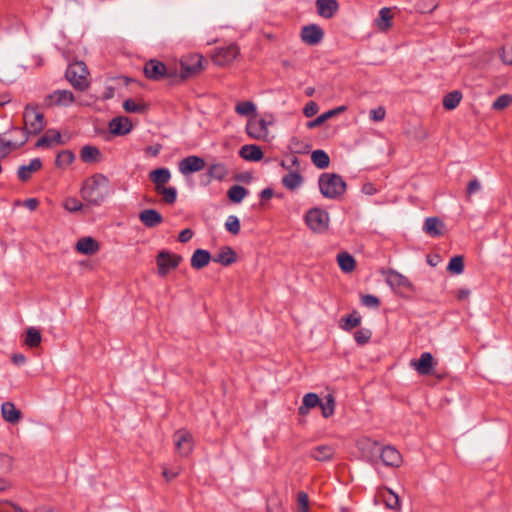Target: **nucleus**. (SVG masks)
Returning a JSON list of instances; mask_svg holds the SVG:
<instances>
[{"mask_svg": "<svg viewBox=\"0 0 512 512\" xmlns=\"http://www.w3.org/2000/svg\"><path fill=\"white\" fill-rule=\"evenodd\" d=\"M109 194V180L103 174L86 179L81 188L82 198L91 205L99 206Z\"/></svg>", "mask_w": 512, "mask_h": 512, "instance_id": "f257e3e1", "label": "nucleus"}, {"mask_svg": "<svg viewBox=\"0 0 512 512\" xmlns=\"http://www.w3.org/2000/svg\"><path fill=\"white\" fill-rule=\"evenodd\" d=\"M321 194L328 199H338L346 191L347 185L336 173H323L318 179Z\"/></svg>", "mask_w": 512, "mask_h": 512, "instance_id": "f03ea898", "label": "nucleus"}, {"mask_svg": "<svg viewBox=\"0 0 512 512\" xmlns=\"http://www.w3.org/2000/svg\"><path fill=\"white\" fill-rule=\"evenodd\" d=\"M24 120V132L26 133L24 140L20 143V145L24 144L28 135H37L43 131L45 128V120L44 115L39 109L31 104H28L23 113Z\"/></svg>", "mask_w": 512, "mask_h": 512, "instance_id": "7ed1b4c3", "label": "nucleus"}, {"mask_svg": "<svg viewBox=\"0 0 512 512\" xmlns=\"http://www.w3.org/2000/svg\"><path fill=\"white\" fill-rule=\"evenodd\" d=\"M88 74L86 64L83 61H75L69 64L65 77L76 90L84 91L89 86Z\"/></svg>", "mask_w": 512, "mask_h": 512, "instance_id": "20e7f679", "label": "nucleus"}, {"mask_svg": "<svg viewBox=\"0 0 512 512\" xmlns=\"http://www.w3.org/2000/svg\"><path fill=\"white\" fill-rule=\"evenodd\" d=\"M202 61L203 57L199 54H193L183 58L180 62V80L185 81L200 73L203 69Z\"/></svg>", "mask_w": 512, "mask_h": 512, "instance_id": "39448f33", "label": "nucleus"}, {"mask_svg": "<svg viewBox=\"0 0 512 512\" xmlns=\"http://www.w3.org/2000/svg\"><path fill=\"white\" fill-rule=\"evenodd\" d=\"M305 222L311 230L321 233L328 229L329 215L320 208H312L306 213Z\"/></svg>", "mask_w": 512, "mask_h": 512, "instance_id": "423d86ee", "label": "nucleus"}, {"mask_svg": "<svg viewBox=\"0 0 512 512\" xmlns=\"http://www.w3.org/2000/svg\"><path fill=\"white\" fill-rule=\"evenodd\" d=\"M357 448L367 462L374 464L378 461L381 446L377 441L362 437L357 441Z\"/></svg>", "mask_w": 512, "mask_h": 512, "instance_id": "0eeeda50", "label": "nucleus"}, {"mask_svg": "<svg viewBox=\"0 0 512 512\" xmlns=\"http://www.w3.org/2000/svg\"><path fill=\"white\" fill-rule=\"evenodd\" d=\"M182 257L168 251H160L156 257L158 274L162 277L166 276L172 269L178 267Z\"/></svg>", "mask_w": 512, "mask_h": 512, "instance_id": "6e6552de", "label": "nucleus"}, {"mask_svg": "<svg viewBox=\"0 0 512 512\" xmlns=\"http://www.w3.org/2000/svg\"><path fill=\"white\" fill-rule=\"evenodd\" d=\"M381 273L385 276L387 285H389L394 291H398L400 289L412 291L414 289V286L410 280L405 275L399 273L396 270L383 269L381 270Z\"/></svg>", "mask_w": 512, "mask_h": 512, "instance_id": "1a4fd4ad", "label": "nucleus"}, {"mask_svg": "<svg viewBox=\"0 0 512 512\" xmlns=\"http://www.w3.org/2000/svg\"><path fill=\"white\" fill-rule=\"evenodd\" d=\"M272 119H250L246 125L247 134L256 140H264L269 135L268 125L272 124Z\"/></svg>", "mask_w": 512, "mask_h": 512, "instance_id": "9d476101", "label": "nucleus"}, {"mask_svg": "<svg viewBox=\"0 0 512 512\" xmlns=\"http://www.w3.org/2000/svg\"><path fill=\"white\" fill-rule=\"evenodd\" d=\"M239 54V49L236 45H229L226 47L217 48L212 56L214 64L218 66H226L230 64Z\"/></svg>", "mask_w": 512, "mask_h": 512, "instance_id": "9b49d317", "label": "nucleus"}, {"mask_svg": "<svg viewBox=\"0 0 512 512\" xmlns=\"http://www.w3.org/2000/svg\"><path fill=\"white\" fill-rule=\"evenodd\" d=\"M174 442L181 456H188L193 449V438L189 431L181 429L175 432Z\"/></svg>", "mask_w": 512, "mask_h": 512, "instance_id": "f8f14e48", "label": "nucleus"}, {"mask_svg": "<svg viewBox=\"0 0 512 512\" xmlns=\"http://www.w3.org/2000/svg\"><path fill=\"white\" fill-rule=\"evenodd\" d=\"M205 161L199 156H188L179 162V171L183 175H188L203 170Z\"/></svg>", "mask_w": 512, "mask_h": 512, "instance_id": "ddd939ff", "label": "nucleus"}, {"mask_svg": "<svg viewBox=\"0 0 512 512\" xmlns=\"http://www.w3.org/2000/svg\"><path fill=\"white\" fill-rule=\"evenodd\" d=\"M410 366L414 368L420 375H429L433 371L434 358L430 352H424L421 354L418 360H411Z\"/></svg>", "mask_w": 512, "mask_h": 512, "instance_id": "4468645a", "label": "nucleus"}, {"mask_svg": "<svg viewBox=\"0 0 512 512\" xmlns=\"http://www.w3.org/2000/svg\"><path fill=\"white\" fill-rule=\"evenodd\" d=\"M167 67L156 59L149 60L144 66V74L148 79L159 81L165 77Z\"/></svg>", "mask_w": 512, "mask_h": 512, "instance_id": "2eb2a0df", "label": "nucleus"}, {"mask_svg": "<svg viewBox=\"0 0 512 512\" xmlns=\"http://www.w3.org/2000/svg\"><path fill=\"white\" fill-rule=\"evenodd\" d=\"M324 32L316 24L304 26L301 30V39L308 45H316L323 39Z\"/></svg>", "mask_w": 512, "mask_h": 512, "instance_id": "dca6fc26", "label": "nucleus"}, {"mask_svg": "<svg viewBox=\"0 0 512 512\" xmlns=\"http://www.w3.org/2000/svg\"><path fill=\"white\" fill-rule=\"evenodd\" d=\"M379 458L385 466L398 467L402 462V456L393 446L381 447Z\"/></svg>", "mask_w": 512, "mask_h": 512, "instance_id": "f3484780", "label": "nucleus"}, {"mask_svg": "<svg viewBox=\"0 0 512 512\" xmlns=\"http://www.w3.org/2000/svg\"><path fill=\"white\" fill-rule=\"evenodd\" d=\"M45 101L47 105L68 106L74 102V95L69 90H56Z\"/></svg>", "mask_w": 512, "mask_h": 512, "instance_id": "a211bd4d", "label": "nucleus"}, {"mask_svg": "<svg viewBox=\"0 0 512 512\" xmlns=\"http://www.w3.org/2000/svg\"><path fill=\"white\" fill-rule=\"evenodd\" d=\"M335 452L331 445H319L309 451V456L316 461L326 462L334 458Z\"/></svg>", "mask_w": 512, "mask_h": 512, "instance_id": "6ab92c4d", "label": "nucleus"}, {"mask_svg": "<svg viewBox=\"0 0 512 512\" xmlns=\"http://www.w3.org/2000/svg\"><path fill=\"white\" fill-rule=\"evenodd\" d=\"M423 230L430 237H438L444 234L445 224L438 217H428L424 222Z\"/></svg>", "mask_w": 512, "mask_h": 512, "instance_id": "aec40b11", "label": "nucleus"}, {"mask_svg": "<svg viewBox=\"0 0 512 512\" xmlns=\"http://www.w3.org/2000/svg\"><path fill=\"white\" fill-rule=\"evenodd\" d=\"M1 415L10 424H16L22 419V412L10 401L1 405Z\"/></svg>", "mask_w": 512, "mask_h": 512, "instance_id": "412c9836", "label": "nucleus"}, {"mask_svg": "<svg viewBox=\"0 0 512 512\" xmlns=\"http://www.w3.org/2000/svg\"><path fill=\"white\" fill-rule=\"evenodd\" d=\"M316 7L318 14L325 19L332 18L339 9L336 0H316Z\"/></svg>", "mask_w": 512, "mask_h": 512, "instance_id": "4be33fe9", "label": "nucleus"}, {"mask_svg": "<svg viewBox=\"0 0 512 512\" xmlns=\"http://www.w3.org/2000/svg\"><path fill=\"white\" fill-rule=\"evenodd\" d=\"M139 219L148 228L157 227L163 222L162 215L155 209H145L141 211Z\"/></svg>", "mask_w": 512, "mask_h": 512, "instance_id": "5701e85b", "label": "nucleus"}, {"mask_svg": "<svg viewBox=\"0 0 512 512\" xmlns=\"http://www.w3.org/2000/svg\"><path fill=\"white\" fill-rule=\"evenodd\" d=\"M109 129L114 135H126L132 129V123L126 117H115L110 121Z\"/></svg>", "mask_w": 512, "mask_h": 512, "instance_id": "b1692460", "label": "nucleus"}, {"mask_svg": "<svg viewBox=\"0 0 512 512\" xmlns=\"http://www.w3.org/2000/svg\"><path fill=\"white\" fill-rule=\"evenodd\" d=\"M76 250L84 255H94L99 251V243L92 237L80 238L75 246Z\"/></svg>", "mask_w": 512, "mask_h": 512, "instance_id": "393cba45", "label": "nucleus"}, {"mask_svg": "<svg viewBox=\"0 0 512 512\" xmlns=\"http://www.w3.org/2000/svg\"><path fill=\"white\" fill-rule=\"evenodd\" d=\"M42 167V162L39 158H34L27 165H22L19 167L17 175L19 180L26 182L31 178V175L34 172H37Z\"/></svg>", "mask_w": 512, "mask_h": 512, "instance_id": "a878e982", "label": "nucleus"}, {"mask_svg": "<svg viewBox=\"0 0 512 512\" xmlns=\"http://www.w3.org/2000/svg\"><path fill=\"white\" fill-rule=\"evenodd\" d=\"M149 179L155 184V191L165 187V184L171 179V173L168 168H158L149 173Z\"/></svg>", "mask_w": 512, "mask_h": 512, "instance_id": "bb28decb", "label": "nucleus"}, {"mask_svg": "<svg viewBox=\"0 0 512 512\" xmlns=\"http://www.w3.org/2000/svg\"><path fill=\"white\" fill-rule=\"evenodd\" d=\"M211 259V254L208 250L196 249L191 257V266L194 269L200 270L206 267Z\"/></svg>", "mask_w": 512, "mask_h": 512, "instance_id": "cd10ccee", "label": "nucleus"}, {"mask_svg": "<svg viewBox=\"0 0 512 512\" xmlns=\"http://www.w3.org/2000/svg\"><path fill=\"white\" fill-rule=\"evenodd\" d=\"M239 155L246 161H259L263 158L261 148L253 144L242 146Z\"/></svg>", "mask_w": 512, "mask_h": 512, "instance_id": "c85d7f7f", "label": "nucleus"}, {"mask_svg": "<svg viewBox=\"0 0 512 512\" xmlns=\"http://www.w3.org/2000/svg\"><path fill=\"white\" fill-rule=\"evenodd\" d=\"M303 181L304 179L299 171H290L282 178L283 186L290 191L298 189L303 184Z\"/></svg>", "mask_w": 512, "mask_h": 512, "instance_id": "c756f323", "label": "nucleus"}, {"mask_svg": "<svg viewBox=\"0 0 512 512\" xmlns=\"http://www.w3.org/2000/svg\"><path fill=\"white\" fill-rule=\"evenodd\" d=\"M212 259L216 263H220L224 266H229L236 261L237 255L231 247H224Z\"/></svg>", "mask_w": 512, "mask_h": 512, "instance_id": "7c9ffc66", "label": "nucleus"}, {"mask_svg": "<svg viewBox=\"0 0 512 512\" xmlns=\"http://www.w3.org/2000/svg\"><path fill=\"white\" fill-rule=\"evenodd\" d=\"M320 404V398L315 393H307L304 395L302 405L299 407L298 412L300 415L305 416L309 413L310 409L317 407Z\"/></svg>", "mask_w": 512, "mask_h": 512, "instance_id": "2f4dec72", "label": "nucleus"}, {"mask_svg": "<svg viewBox=\"0 0 512 512\" xmlns=\"http://www.w3.org/2000/svg\"><path fill=\"white\" fill-rule=\"evenodd\" d=\"M80 157L85 163H95L100 160L101 151L95 146L86 145L82 147Z\"/></svg>", "mask_w": 512, "mask_h": 512, "instance_id": "473e14b6", "label": "nucleus"}, {"mask_svg": "<svg viewBox=\"0 0 512 512\" xmlns=\"http://www.w3.org/2000/svg\"><path fill=\"white\" fill-rule=\"evenodd\" d=\"M337 263L345 273H351L356 267L355 259L348 252H341L337 255Z\"/></svg>", "mask_w": 512, "mask_h": 512, "instance_id": "72a5a7b5", "label": "nucleus"}, {"mask_svg": "<svg viewBox=\"0 0 512 512\" xmlns=\"http://www.w3.org/2000/svg\"><path fill=\"white\" fill-rule=\"evenodd\" d=\"M346 110V107L345 106H339L337 108H334V109H331L323 114H321L320 116H318L317 118H315L314 120L312 121H309L307 123V127L308 128H315L317 126H320L322 125L325 121H327L328 119L336 116L337 114L341 113V112H344Z\"/></svg>", "mask_w": 512, "mask_h": 512, "instance_id": "f704fd0d", "label": "nucleus"}, {"mask_svg": "<svg viewBox=\"0 0 512 512\" xmlns=\"http://www.w3.org/2000/svg\"><path fill=\"white\" fill-rule=\"evenodd\" d=\"M53 143H61V134L55 130H47L45 134L38 139L36 147H49Z\"/></svg>", "mask_w": 512, "mask_h": 512, "instance_id": "c9c22d12", "label": "nucleus"}, {"mask_svg": "<svg viewBox=\"0 0 512 512\" xmlns=\"http://www.w3.org/2000/svg\"><path fill=\"white\" fill-rule=\"evenodd\" d=\"M392 11L388 7H384L379 11V18L375 20L380 31H386L391 27Z\"/></svg>", "mask_w": 512, "mask_h": 512, "instance_id": "e433bc0d", "label": "nucleus"}, {"mask_svg": "<svg viewBox=\"0 0 512 512\" xmlns=\"http://www.w3.org/2000/svg\"><path fill=\"white\" fill-rule=\"evenodd\" d=\"M248 190L241 185H233L227 191L229 200L233 203H240L247 196Z\"/></svg>", "mask_w": 512, "mask_h": 512, "instance_id": "4c0bfd02", "label": "nucleus"}, {"mask_svg": "<svg viewBox=\"0 0 512 512\" xmlns=\"http://www.w3.org/2000/svg\"><path fill=\"white\" fill-rule=\"evenodd\" d=\"M462 99V93L458 90H454L446 94L443 98V106L446 110L455 109Z\"/></svg>", "mask_w": 512, "mask_h": 512, "instance_id": "58836bf2", "label": "nucleus"}, {"mask_svg": "<svg viewBox=\"0 0 512 512\" xmlns=\"http://www.w3.org/2000/svg\"><path fill=\"white\" fill-rule=\"evenodd\" d=\"M381 497L387 508L393 510H398L400 508L399 496L391 489H386L384 492H382Z\"/></svg>", "mask_w": 512, "mask_h": 512, "instance_id": "ea45409f", "label": "nucleus"}, {"mask_svg": "<svg viewBox=\"0 0 512 512\" xmlns=\"http://www.w3.org/2000/svg\"><path fill=\"white\" fill-rule=\"evenodd\" d=\"M312 163L319 169H325L329 166L330 158L323 150H315L311 154Z\"/></svg>", "mask_w": 512, "mask_h": 512, "instance_id": "a19ab883", "label": "nucleus"}, {"mask_svg": "<svg viewBox=\"0 0 512 512\" xmlns=\"http://www.w3.org/2000/svg\"><path fill=\"white\" fill-rule=\"evenodd\" d=\"M228 168L223 163L211 164L208 168V175L216 180H223L228 175Z\"/></svg>", "mask_w": 512, "mask_h": 512, "instance_id": "79ce46f5", "label": "nucleus"}, {"mask_svg": "<svg viewBox=\"0 0 512 512\" xmlns=\"http://www.w3.org/2000/svg\"><path fill=\"white\" fill-rule=\"evenodd\" d=\"M321 408V413L324 418H329L334 414L335 410V399L332 394H328L324 401L320 400L318 405Z\"/></svg>", "mask_w": 512, "mask_h": 512, "instance_id": "37998d69", "label": "nucleus"}, {"mask_svg": "<svg viewBox=\"0 0 512 512\" xmlns=\"http://www.w3.org/2000/svg\"><path fill=\"white\" fill-rule=\"evenodd\" d=\"M42 340L41 333L38 329L34 327H30L26 331L25 344L31 348L37 347L40 345Z\"/></svg>", "mask_w": 512, "mask_h": 512, "instance_id": "c03bdc74", "label": "nucleus"}, {"mask_svg": "<svg viewBox=\"0 0 512 512\" xmlns=\"http://www.w3.org/2000/svg\"><path fill=\"white\" fill-rule=\"evenodd\" d=\"M341 322H343L340 326L343 330H351L355 327H357L361 323V316L354 311L350 315H348L345 318L341 319Z\"/></svg>", "mask_w": 512, "mask_h": 512, "instance_id": "a18cd8bd", "label": "nucleus"}, {"mask_svg": "<svg viewBox=\"0 0 512 512\" xmlns=\"http://www.w3.org/2000/svg\"><path fill=\"white\" fill-rule=\"evenodd\" d=\"M235 111L241 116H250L255 114L256 105L252 101L238 102L235 106Z\"/></svg>", "mask_w": 512, "mask_h": 512, "instance_id": "49530a36", "label": "nucleus"}, {"mask_svg": "<svg viewBox=\"0 0 512 512\" xmlns=\"http://www.w3.org/2000/svg\"><path fill=\"white\" fill-rule=\"evenodd\" d=\"M447 270L452 274H461L464 271V258L457 255L451 258Z\"/></svg>", "mask_w": 512, "mask_h": 512, "instance_id": "de8ad7c7", "label": "nucleus"}, {"mask_svg": "<svg viewBox=\"0 0 512 512\" xmlns=\"http://www.w3.org/2000/svg\"><path fill=\"white\" fill-rule=\"evenodd\" d=\"M156 192L163 197V201L166 204H173L177 198V191L174 187H162Z\"/></svg>", "mask_w": 512, "mask_h": 512, "instance_id": "09e8293b", "label": "nucleus"}, {"mask_svg": "<svg viewBox=\"0 0 512 512\" xmlns=\"http://www.w3.org/2000/svg\"><path fill=\"white\" fill-rule=\"evenodd\" d=\"M75 156L74 154L69 150H64L60 152L55 160V164L58 167H65L71 164L74 160Z\"/></svg>", "mask_w": 512, "mask_h": 512, "instance_id": "8fccbe9b", "label": "nucleus"}, {"mask_svg": "<svg viewBox=\"0 0 512 512\" xmlns=\"http://www.w3.org/2000/svg\"><path fill=\"white\" fill-rule=\"evenodd\" d=\"M512 103V96L509 94H502L493 102L492 108L500 111L507 108Z\"/></svg>", "mask_w": 512, "mask_h": 512, "instance_id": "3c124183", "label": "nucleus"}, {"mask_svg": "<svg viewBox=\"0 0 512 512\" xmlns=\"http://www.w3.org/2000/svg\"><path fill=\"white\" fill-rule=\"evenodd\" d=\"M123 108L128 113H141L145 111V105L137 104L132 99H126L123 102Z\"/></svg>", "mask_w": 512, "mask_h": 512, "instance_id": "603ef678", "label": "nucleus"}, {"mask_svg": "<svg viewBox=\"0 0 512 512\" xmlns=\"http://www.w3.org/2000/svg\"><path fill=\"white\" fill-rule=\"evenodd\" d=\"M226 229L233 235H236L240 231V222L237 216L230 215L228 216L226 223H225Z\"/></svg>", "mask_w": 512, "mask_h": 512, "instance_id": "864d4df0", "label": "nucleus"}, {"mask_svg": "<svg viewBox=\"0 0 512 512\" xmlns=\"http://www.w3.org/2000/svg\"><path fill=\"white\" fill-rule=\"evenodd\" d=\"M64 207L69 212H77L82 209L83 204L77 198L69 197L65 200Z\"/></svg>", "mask_w": 512, "mask_h": 512, "instance_id": "5fc2aeb1", "label": "nucleus"}, {"mask_svg": "<svg viewBox=\"0 0 512 512\" xmlns=\"http://www.w3.org/2000/svg\"><path fill=\"white\" fill-rule=\"evenodd\" d=\"M371 331L369 329H360L354 333L356 342L360 345L366 344L371 338Z\"/></svg>", "mask_w": 512, "mask_h": 512, "instance_id": "6e6d98bb", "label": "nucleus"}, {"mask_svg": "<svg viewBox=\"0 0 512 512\" xmlns=\"http://www.w3.org/2000/svg\"><path fill=\"white\" fill-rule=\"evenodd\" d=\"M361 302L364 306L374 309H377L380 305V300L378 297L370 294L363 295L361 297Z\"/></svg>", "mask_w": 512, "mask_h": 512, "instance_id": "4d7b16f0", "label": "nucleus"}, {"mask_svg": "<svg viewBox=\"0 0 512 512\" xmlns=\"http://www.w3.org/2000/svg\"><path fill=\"white\" fill-rule=\"evenodd\" d=\"M297 501H298L299 512H308L309 499H308V495L305 492L298 493Z\"/></svg>", "mask_w": 512, "mask_h": 512, "instance_id": "13d9d810", "label": "nucleus"}, {"mask_svg": "<svg viewBox=\"0 0 512 512\" xmlns=\"http://www.w3.org/2000/svg\"><path fill=\"white\" fill-rule=\"evenodd\" d=\"M500 57L504 64L512 65V45H505L502 48Z\"/></svg>", "mask_w": 512, "mask_h": 512, "instance_id": "bf43d9fd", "label": "nucleus"}, {"mask_svg": "<svg viewBox=\"0 0 512 512\" xmlns=\"http://www.w3.org/2000/svg\"><path fill=\"white\" fill-rule=\"evenodd\" d=\"M287 162L289 164H287L285 161H282V163H281L282 167H284L286 169H290L291 171H299L300 162H299L298 157L292 155L287 160Z\"/></svg>", "mask_w": 512, "mask_h": 512, "instance_id": "052dcab7", "label": "nucleus"}, {"mask_svg": "<svg viewBox=\"0 0 512 512\" xmlns=\"http://www.w3.org/2000/svg\"><path fill=\"white\" fill-rule=\"evenodd\" d=\"M385 115H386V111H385L384 107H382V106H379L370 111V118L373 121H382L385 118Z\"/></svg>", "mask_w": 512, "mask_h": 512, "instance_id": "680f3d73", "label": "nucleus"}, {"mask_svg": "<svg viewBox=\"0 0 512 512\" xmlns=\"http://www.w3.org/2000/svg\"><path fill=\"white\" fill-rule=\"evenodd\" d=\"M318 110V105L315 102L310 101L305 105L303 112L306 117H312L318 112Z\"/></svg>", "mask_w": 512, "mask_h": 512, "instance_id": "e2e57ef3", "label": "nucleus"}, {"mask_svg": "<svg viewBox=\"0 0 512 512\" xmlns=\"http://www.w3.org/2000/svg\"><path fill=\"white\" fill-rule=\"evenodd\" d=\"M12 145V142L5 141L0 137V158H4L10 153Z\"/></svg>", "mask_w": 512, "mask_h": 512, "instance_id": "0e129e2a", "label": "nucleus"}, {"mask_svg": "<svg viewBox=\"0 0 512 512\" xmlns=\"http://www.w3.org/2000/svg\"><path fill=\"white\" fill-rule=\"evenodd\" d=\"M180 71L178 72L177 68H167V72L165 73V77L171 79L173 83L182 82L179 78Z\"/></svg>", "mask_w": 512, "mask_h": 512, "instance_id": "69168bd1", "label": "nucleus"}, {"mask_svg": "<svg viewBox=\"0 0 512 512\" xmlns=\"http://www.w3.org/2000/svg\"><path fill=\"white\" fill-rule=\"evenodd\" d=\"M480 188H481V185L477 179L471 180L467 186V195L470 196L473 193L478 192L480 190Z\"/></svg>", "mask_w": 512, "mask_h": 512, "instance_id": "338daca9", "label": "nucleus"}, {"mask_svg": "<svg viewBox=\"0 0 512 512\" xmlns=\"http://www.w3.org/2000/svg\"><path fill=\"white\" fill-rule=\"evenodd\" d=\"M193 237V231L189 228L182 230L178 236V240L181 243L188 242Z\"/></svg>", "mask_w": 512, "mask_h": 512, "instance_id": "774afa93", "label": "nucleus"}]
</instances>
